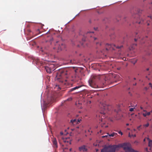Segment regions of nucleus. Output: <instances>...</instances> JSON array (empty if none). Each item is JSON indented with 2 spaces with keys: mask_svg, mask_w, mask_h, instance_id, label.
Masks as SVG:
<instances>
[{
  "mask_svg": "<svg viewBox=\"0 0 152 152\" xmlns=\"http://www.w3.org/2000/svg\"><path fill=\"white\" fill-rule=\"evenodd\" d=\"M99 76L95 75H92L88 81L89 85L92 88H96L98 87V86L95 84V82L100 79Z\"/></svg>",
  "mask_w": 152,
  "mask_h": 152,
  "instance_id": "obj_1",
  "label": "nucleus"
},
{
  "mask_svg": "<svg viewBox=\"0 0 152 152\" xmlns=\"http://www.w3.org/2000/svg\"><path fill=\"white\" fill-rule=\"evenodd\" d=\"M101 110L100 111V113L103 114V117H104V115L107 113L108 109V106L106 104V102H100L99 105Z\"/></svg>",
  "mask_w": 152,
  "mask_h": 152,
  "instance_id": "obj_2",
  "label": "nucleus"
},
{
  "mask_svg": "<svg viewBox=\"0 0 152 152\" xmlns=\"http://www.w3.org/2000/svg\"><path fill=\"white\" fill-rule=\"evenodd\" d=\"M123 47V45H121L120 46H116L114 44H107L106 45V51H108L109 50H115V48L116 49H120Z\"/></svg>",
  "mask_w": 152,
  "mask_h": 152,
  "instance_id": "obj_3",
  "label": "nucleus"
},
{
  "mask_svg": "<svg viewBox=\"0 0 152 152\" xmlns=\"http://www.w3.org/2000/svg\"><path fill=\"white\" fill-rule=\"evenodd\" d=\"M118 147L117 145H114L109 148H104L101 150V152H115V149Z\"/></svg>",
  "mask_w": 152,
  "mask_h": 152,
  "instance_id": "obj_4",
  "label": "nucleus"
},
{
  "mask_svg": "<svg viewBox=\"0 0 152 152\" xmlns=\"http://www.w3.org/2000/svg\"><path fill=\"white\" fill-rule=\"evenodd\" d=\"M130 144L129 143H124L122 144L121 147L126 152H133V149L130 147Z\"/></svg>",
  "mask_w": 152,
  "mask_h": 152,
  "instance_id": "obj_5",
  "label": "nucleus"
},
{
  "mask_svg": "<svg viewBox=\"0 0 152 152\" xmlns=\"http://www.w3.org/2000/svg\"><path fill=\"white\" fill-rule=\"evenodd\" d=\"M93 32L91 31L87 32L86 34L83 35V37L82 38V42L81 43V45L83 44V42L86 41V40L87 38L91 37L93 35Z\"/></svg>",
  "mask_w": 152,
  "mask_h": 152,
  "instance_id": "obj_6",
  "label": "nucleus"
},
{
  "mask_svg": "<svg viewBox=\"0 0 152 152\" xmlns=\"http://www.w3.org/2000/svg\"><path fill=\"white\" fill-rule=\"evenodd\" d=\"M65 45L63 43L58 44V42H57L56 44L55 45V47L53 49H57L58 50H61L64 49L65 48Z\"/></svg>",
  "mask_w": 152,
  "mask_h": 152,
  "instance_id": "obj_7",
  "label": "nucleus"
},
{
  "mask_svg": "<svg viewBox=\"0 0 152 152\" xmlns=\"http://www.w3.org/2000/svg\"><path fill=\"white\" fill-rule=\"evenodd\" d=\"M67 75V73L66 72H58L57 73V75L56 77V79L57 80H60L61 79L62 77V76L64 75Z\"/></svg>",
  "mask_w": 152,
  "mask_h": 152,
  "instance_id": "obj_8",
  "label": "nucleus"
},
{
  "mask_svg": "<svg viewBox=\"0 0 152 152\" xmlns=\"http://www.w3.org/2000/svg\"><path fill=\"white\" fill-rule=\"evenodd\" d=\"M81 121V119H74L71 120L70 123L71 125L74 126L80 123Z\"/></svg>",
  "mask_w": 152,
  "mask_h": 152,
  "instance_id": "obj_9",
  "label": "nucleus"
},
{
  "mask_svg": "<svg viewBox=\"0 0 152 152\" xmlns=\"http://www.w3.org/2000/svg\"><path fill=\"white\" fill-rule=\"evenodd\" d=\"M53 65L51 66H46L45 67V69L48 73H50L52 71H54L55 70L54 69L52 68H53Z\"/></svg>",
  "mask_w": 152,
  "mask_h": 152,
  "instance_id": "obj_10",
  "label": "nucleus"
},
{
  "mask_svg": "<svg viewBox=\"0 0 152 152\" xmlns=\"http://www.w3.org/2000/svg\"><path fill=\"white\" fill-rule=\"evenodd\" d=\"M79 150L80 151H83L85 152L87 151V149L86 148L85 145H83L79 147Z\"/></svg>",
  "mask_w": 152,
  "mask_h": 152,
  "instance_id": "obj_11",
  "label": "nucleus"
},
{
  "mask_svg": "<svg viewBox=\"0 0 152 152\" xmlns=\"http://www.w3.org/2000/svg\"><path fill=\"white\" fill-rule=\"evenodd\" d=\"M53 145L54 148H58V144L56 140V138H54L52 140Z\"/></svg>",
  "mask_w": 152,
  "mask_h": 152,
  "instance_id": "obj_12",
  "label": "nucleus"
},
{
  "mask_svg": "<svg viewBox=\"0 0 152 152\" xmlns=\"http://www.w3.org/2000/svg\"><path fill=\"white\" fill-rule=\"evenodd\" d=\"M63 141L65 143H67V145H68V144L70 145L71 142L70 141V140L69 138H66L65 139H62Z\"/></svg>",
  "mask_w": 152,
  "mask_h": 152,
  "instance_id": "obj_13",
  "label": "nucleus"
},
{
  "mask_svg": "<svg viewBox=\"0 0 152 152\" xmlns=\"http://www.w3.org/2000/svg\"><path fill=\"white\" fill-rule=\"evenodd\" d=\"M81 86H76L73 88H72L69 91V92H71L74 90H75L76 89H77L80 87H81Z\"/></svg>",
  "mask_w": 152,
  "mask_h": 152,
  "instance_id": "obj_14",
  "label": "nucleus"
},
{
  "mask_svg": "<svg viewBox=\"0 0 152 152\" xmlns=\"http://www.w3.org/2000/svg\"><path fill=\"white\" fill-rule=\"evenodd\" d=\"M128 92L129 93V94L130 96H131L132 95V88H129L128 90Z\"/></svg>",
  "mask_w": 152,
  "mask_h": 152,
  "instance_id": "obj_15",
  "label": "nucleus"
},
{
  "mask_svg": "<svg viewBox=\"0 0 152 152\" xmlns=\"http://www.w3.org/2000/svg\"><path fill=\"white\" fill-rule=\"evenodd\" d=\"M107 134L109 135V137H113L115 136H116L117 135V134L115 132H113L111 134H110L109 133H107Z\"/></svg>",
  "mask_w": 152,
  "mask_h": 152,
  "instance_id": "obj_16",
  "label": "nucleus"
},
{
  "mask_svg": "<svg viewBox=\"0 0 152 152\" xmlns=\"http://www.w3.org/2000/svg\"><path fill=\"white\" fill-rule=\"evenodd\" d=\"M150 114L151 113L150 112H147L146 111L143 113V115L145 117L147 115H150Z\"/></svg>",
  "mask_w": 152,
  "mask_h": 152,
  "instance_id": "obj_17",
  "label": "nucleus"
},
{
  "mask_svg": "<svg viewBox=\"0 0 152 152\" xmlns=\"http://www.w3.org/2000/svg\"><path fill=\"white\" fill-rule=\"evenodd\" d=\"M148 146L151 148L152 147V140L149 141L148 142Z\"/></svg>",
  "mask_w": 152,
  "mask_h": 152,
  "instance_id": "obj_18",
  "label": "nucleus"
},
{
  "mask_svg": "<svg viewBox=\"0 0 152 152\" xmlns=\"http://www.w3.org/2000/svg\"><path fill=\"white\" fill-rule=\"evenodd\" d=\"M72 98H71V97H70L69 98H68L66 100H65V101H64V102H66V101H71L72 100ZM63 101L62 102V104H63Z\"/></svg>",
  "mask_w": 152,
  "mask_h": 152,
  "instance_id": "obj_19",
  "label": "nucleus"
},
{
  "mask_svg": "<svg viewBox=\"0 0 152 152\" xmlns=\"http://www.w3.org/2000/svg\"><path fill=\"white\" fill-rule=\"evenodd\" d=\"M133 136V134H132V132L131 133L130 132H129V137H131Z\"/></svg>",
  "mask_w": 152,
  "mask_h": 152,
  "instance_id": "obj_20",
  "label": "nucleus"
},
{
  "mask_svg": "<svg viewBox=\"0 0 152 152\" xmlns=\"http://www.w3.org/2000/svg\"><path fill=\"white\" fill-rule=\"evenodd\" d=\"M149 126V124L148 123H147L146 124H144L143 125V126L145 127H147L148 126Z\"/></svg>",
  "mask_w": 152,
  "mask_h": 152,
  "instance_id": "obj_21",
  "label": "nucleus"
},
{
  "mask_svg": "<svg viewBox=\"0 0 152 152\" xmlns=\"http://www.w3.org/2000/svg\"><path fill=\"white\" fill-rule=\"evenodd\" d=\"M115 131L117 132L118 133L120 134L121 135H123V133L121 131H117L115 130Z\"/></svg>",
  "mask_w": 152,
  "mask_h": 152,
  "instance_id": "obj_22",
  "label": "nucleus"
},
{
  "mask_svg": "<svg viewBox=\"0 0 152 152\" xmlns=\"http://www.w3.org/2000/svg\"><path fill=\"white\" fill-rule=\"evenodd\" d=\"M139 142L137 141H136L134 142V144H135L136 145H137L139 143Z\"/></svg>",
  "mask_w": 152,
  "mask_h": 152,
  "instance_id": "obj_23",
  "label": "nucleus"
},
{
  "mask_svg": "<svg viewBox=\"0 0 152 152\" xmlns=\"http://www.w3.org/2000/svg\"><path fill=\"white\" fill-rule=\"evenodd\" d=\"M108 136L109 137V135L107 134V135H106L103 136H102V137H103V138L107 137Z\"/></svg>",
  "mask_w": 152,
  "mask_h": 152,
  "instance_id": "obj_24",
  "label": "nucleus"
},
{
  "mask_svg": "<svg viewBox=\"0 0 152 152\" xmlns=\"http://www.w3.org/2000/svg\"><path fill=\"white\" fill-rule=\"evenodd\" d=\"M141 126V125H140V126H138L137 128V129H138L139 130H140V129H141L140 128Z\"/></svg>",
  "mask_w": 152,
  "mask_h": 152,
  "instance_id": "obj_25",
  "label": "nucleus"
},
{
  "mask_svg": "<svg viewBox=\"0 0 152 152\" xmlns=\"http://www.w3.org/2000/svg\"><path fill=\"white\" fill-rule=\"evenodd\" d=\"M145 150L147 152H150L148 151V148H145Z\"/></svg>",
  "mask_w": 152,
  "mask_h": 152,
  "instance_id": "obj_26",
  "label": "nucleus"
},
{
  "mask_svg": "<svg viewBox=\"0 0 152 152\" xmlns=\"http://www.w3.org/2000/svg\"><path fill=\"white\" fill-rule=\"evenodd\" d=\"M87 96H88V97H87V98L88 99H89L90 98H92V96H91L90 95V96H89L88 95Z\"/></svg>",
  "mask_w": 152,
  "mask_h": 152,
  "instance_id": "obj_27",
  "label": "nucleus"
},
{
  "mask_svg": "<svg viewBox=\"0 0 152 152\" xmlns=\"http://www.w3.org/2000/svg\"><path fill=\"white\" fill-rule=\"evenodd\" d=\"M78 104H79L80 105V103L79 102H76L75 103L76 105L78 106ZM78 107H79V106H78Z\"/></svg>",
  "mask_w": 152,
  "mask_h": 152,
  "instance_id": "obj_28",
  "label": "nucleus"
},
{
  "mask_svg": "<svg viewBox=\"0 0 152 152\" xmlns=\"http://www.w3.org/2000/svg\"><path fill=\"white\" fill-rule=\"evenodd\" d=\"M99 45H100V46H101V43H99V42H96V45H99Z\"/></svg>",
  "mask_w": 152,
  "mask_h": 152,
  "instance_id": "obj_29",
  "label": "nucleus"
},
{
  "mask_svg": "<svg viewBox=\"0 0 152 152\" xmlns=\"http://www.w3.org/2000/svg\"><path fill=\"white\" fill-rule=\"evenodd\" d=\"M129 110L130 111H133V108H131Z\"/></svg>",
  "mask_w": 152,
  "mask_h": 152,
  "instance_id": "obj_30",
  "label": "nucleus"
},
{
  "mask_svg": "<svg viewBox=\"0 0 152 152\" xmlns=\"http://www.w3.org/2000/svg\"><path fill=\"white\" fill-rule=\"evenodd\" d=\"M137 60L136 59L135 60H134V65L137 62Z\"/></svg>",
  "mask_w": 152,
  "mask_h": 152,
  "instance_id": "obj_31",
  "label": "nucleus"
},
{
  "mask_svg": "<svg viewBox=\"0 0 152 152\" xmlns=\"http://www.w3.org/2000/svg\"><path fill=\"white\" fill-rule=\"evenodd\" d=\"M149 84L150 85V87L152 88V84L151 83H149Z\"/></svg>",
  "mask_w": 152,
  "mask_h": 152,
  "instance_id": "obj_32",
  "label": "nucleus"
},
{
  "mask_svg": "<svg viewBox=\"0 0 152 152\" xmlns=\"http://www.w3.org/2000/svg\"><path fill=\"white\" fill-rule=\"evenodd\" d=\"M146 139L148 140L149 142V141L151 140L148 137H147Z\"/></svg>",
  "mask_w": 152,
  "mask_h": 152,
  "instance_id": "obj_33",
  "label": "nucleus"
},
{
  "mask_svg": "<svg viewBox=\"0 0 152 152\" xmlns=\"http://www.w3.org/2000/svg\"><path fill=\"white\" fill-rule=\"evenodd\" d=\"M87 103L90 104L91 103V101H88Z\"/></svg>",
  "mask_w": 152,
  "mask_h": 152,
  "instance_id": "obj_34",
  "label": "nucleus"
},
{
  "mask_svg": "<svg viewBox=\"0 0 152 152\" xmlns=\"http://www.w3.org/2000/svg\"><path fill=\"white\" fill-rule=\"evenodd\" d=\"M39 61L38 60H37V61L36 62V64H38Z\"/></svg>",
  "mask_w": 152,
  "mask_h": 152,
  "instance_id": "obj_35",
  "label": "nucleus"
},
{
  "mask_svg": "<svg viewBox=\"0 0 152 152\" xmlns=\"http://www.w3.org/2000/svg\"><path fill=\"white\" fill-rule=\"evenodd\" d=\"M134 152H139L135 150H134Z\"/></svg>",
  "mask_w": 152,
  "mask_h": 152,
  "instance_id": "obj_36",
  "label": "nucleus"
},
{
  "mask_svg": "<svg viewBox=\"0 0 152 152\" xmlns=\"http://www.w3.org/2000/svg\"><path fill=\"white\" fill-rule=\"evenodd\" d=\"M142 11V10H139V11H138V12L139 13H141V12Z\"/></svg>",
  "mask_w": 152,
  "mask_h": 152,
  "instance_id": "obj_37",
  "label": "nucleus"
},
{
  "mask_svg": "<svg viewBox=\"0 0 152 152\" xmlns=\"http://www.w3.org/2000/svg\"><path fill=\"white\" fill-rule=\"evenodd\" d=\"M134 40L136 42L137 40V39L136 38H135L134 39Z\"/></svg>",
  "mask_w": 152,
  "mask_h": 152,
  "instance_id": "obj_38",
  "label": "nucleus"
},
{
  "mask_svg": "<svg viewBox=\"0 0 152 152\" xmlns=\"http://www.w3.org/2000/svg\"><path fill=\"white\" fill-rule=\"evenodd\" d=\"M60 134L61 135H62L63 134V133L62 132H60Z\"/></svg>",
  "mask_w": 152,
  "mask_h": 152,
  "instance_id": "obj_39",
  "label": "nucleus"
},
{
  "mask_svg": "<svg viewBox=\"0 0 152 152\" xmlns=\"http://www.w3.org/2000/svg\"><path fill=\"white\" fill-rule=\"evenodd\" d=\"M148 18H150V16H148ZM150 18H151V19H152V17H150Z\"/></svg>",
  "mask_w": 152,
  "mask_h": 152,
  "instance_id": "obj_40",
  "label": "nucleus"
},
{
  "mask_svg": "<svg viewBox=\"0 0 152 152\" xmlns=\"http://www.w3.org/2000/svg\"><path fill=\"white\" fill-rule=\"evenodd\" d=\"M145 89L146 90H147L148 89V88L147 87H145Z\"/></svg>",
  "mask_w": 152,
  "mask_h": 152,
  "instance_id": "obj_41",
  "label": "nucleus"
},
{
  "mask_svg": "<svg viewBox=\"0 0 152 152\" xmlns=\"http://www.w3.org/2000/svg\"><path fill=\"white\" fill-rule=\"evenodd\" d=\"M94 40H96L97 39V38L95 37H94Z\"/></svg>",
  "mask_w": 152,
  "mask_h": 152,
  "instance_id": "obj_42",
  "label": "nucleus"
},
{
  "mask_svg": "<svg viewBox=\"0 0 152 152\" xmlns=\"http://www.w3.org/2000/svg\"><path fill=\"white\" fill-rule=\"evenodd\" d=\"M94 146H96L97 145L96 144H95V143L94 144Z\"/></svg>",
  "mask_w": 152,
  "mask_h": 152,
  "instance_id": "obj_43",
  "label": "nucleus"
},
{
  "mask_svg": "<svg viewBox=\"0 0 152 152\" xmlns=\"http://www.w3.org/2000/svg\"><path fill=\"white\" fill-rule=\"evenodd\" d=\"M72 150V148H70V149H69V151H71Z\"/></svg>",
  "mask_w": 152,
  "mask_h": 152,
  "instance_id": "obj_44",
  "label": "nucleus"
},
{
  "mask_svg": "<svg viewBox=\"0 0 152 152\" xmlns=\"http://www.w3.org/2000/svg\"><path fill=\"white\" fill-rule=\"evenodd\" d=\"M132 118H130V120L131 121L132 120Z\"/></svg>",
  "mask_w": 152,
  "mask_h": 152,
  "instance_id": "obj_45",
  "label": "nucleus"
},
{
  "mask_svg": "<svg viewBox=\"0 0 152 152\" xmlns=\"http://www.w3.org/2000/svg\"><path fill=\"white\" fill-rule=\"evenodd\" d=\"M136 136V135L135 134H134V137H135Z\"/></svg>",
  "mask_w": 152,
  "mask_h": 152,
  "instance_id": "obj_46",
  "label": "nucleus"
},
{
  "mask_svg": "<svg viewBox=\"0 0 152 152\" xmlns=\"http://www.w3.org/2000/svg\"><path fill=\"white\" fill-rule=\"evenodd\" d=\"M149 70V68H147V71H148Z\"/></svg>",
  "mask_w": 152,
  "mask_h": 152,
  "instance_id": "obj_47",
  "label": "nucleus"
},
{
  "mask_svg": "<svg viewBox=\"0 0 152 152\" xmlns=\"http://www.w3.org/2000/svg\"><path fill=\"white\" fill-rule=\"evenodd\" d=\"M145 139H144L143 140L145 142Z\"/></svg>",
  "mask_w": 152,
  "mask_h": 152,
  "instance_id": "obj_48",
  "label": "nucleus"
},
{
  "mask_svg": "<svg viewBox=\"0 0 152 152\" xmlns=\"http://www.w3.org/2000/svg\"><path fill=\"white\" fill-rule=\"evenodd\" d=\"M126 125L128 126V125H129V124H127Z\"/></svg>",
  "mask_w": 152,
  "mask_h": 152,
  "instance_id": "obj_49",
  "label": "nucleus"
},
{
  "mask_svg": "<svg viewBox=\"0 0 152 152\" xmlns=\"http://www.w3.org/2000/svg\"><path fill=\"white\" fill-rule=\"evenodd\" d=\"M60 82H62V81H61V80L59 81Z\"/></svg>",
  "mask_w": 152,
  "mask_h": 152,
  "instance_id": "obj_50",
  "label": "nucleus"
},
{
  "mask_svg": "<svg viewBox=\"0 0 152 152\" xmlns=\"http://www.w3.org/2000/svg\"><path fill=\"white\" fill-rule=\"evenodd\" d=\"M86 61H87L86 59H85V61L86 62Z\"/></svg>",
  "mask_w": 152,
  "mask_h": 152,
  "instance_id": "obj_51",
  "label": "nucleus"
},
{
  "mask_svg": "<svg viewBox=\"0 0 152 152\" xmlns=\"http://www.w3.org/2000/svg\"><path fill=\"white\" fill-rule=\"evenodd\" d=\"M108 127V126H105V127L106 128V127Z\"/></svg>",
  "mask_w": 152,
  "mask_h": 152,
  "instance_id": "obj_52",
  "label": "nucleus"
},
{
  "mask_svg": "<svg viewBox=\"0 0 152 152\" xmlns=\"http://www.w3.org/2000/svg\"><path fill=\"white\" fill-rule=\"evenodd\" d=\"M148 25H149V23H148Z\"/></svg>",
  "mask_w": 152,
  "mask_h": 152,
  "instance_id": "obj_53",
  "label": "nucleus"
},
{
  "mask_svg": "<svg viewBox=\"0 0 152 152\" xmlns=\"http://www.w3.org/2000/svg\"><path fill=\"white\" fill-rule=\"evenodd\" d=\"M133 114V113H132V114H131V116H132V115Z\"/></svg>",
  "mask_w": 152,
  "mask_h": 152,
  "instance_id": "obj_54",
  "label": "nucleus"
},
{
  "mask_svg": "<svg viewBox=\"0 0 152 152\" xmlns=\"http://www.w3.org/2000/svg\"><path fill=\"white\" fill-rule=\"evenodd\" d=\"M103 124L102 125V127H103Z\"/></svg>",
  "mask_w": 152,
  "mask_h": 152,
  "instance_id": "obj_55",
  "label": "nucleus"
},
{
  "mask_svg": "<svg viewBox=\"0 0 152 152\" xmlns=\"http://www.w3.org/2000/svg\"><path fill=\"white\" fill-rule=\"evenodd\" d=\"M128 129V130H129L130 129H129V128H128V129Z\"/></svg>",
  "mask_w": 152,
  "mask_h": 152,
  "instance_id": "obj_56",
  "label": "nucleus"
},
{
  "mask_svg": "<svg viewBox=\"0 0 152 152\" xmlns=\"http://www.w3.org/2000/svg\"><path fill=\"white\" fill-rule=\"evenodd\" d=\"M118 75L116 76V77H118Z\"/></svg>",
  "mask_w": 152,
  "mask_h": 152,
  "instance_id": "obj_57",
  "label": "nucleus"
},
{
  "mask_svg": "<svg viewBox=\"0 0 152 152\" xmlns=\"http://www.w3.org/2000/svg\"><path fill=\"white\" fill-rule=\"evenodd\" d=\"M135 78H134V80H135Z\"/></svg>",
  "mask_w": 152,
  "mask_h": 152,
  "instance_id": "obj_58",
  "label": "nucleus"
},
{
  "mask_svg": "<svg viewBox=\"0 0 152 152\" xmlns=\"http://www.w3.org/2000/svg\"><path fill=\"white\" fill-rule=\"evenodd\" d=\"M151 4H152V1H151Z\"/></svg>",
  "mask_w": 152,
  "mask_h": 152,
  "instance_id": "obj_59",
  "label": "nucleus"
},
{
  "mask_svg": "<svg viewBox=\"0 0 152 152\" xmlns=\"http://www.w3.org/2000/svg\"><path fill=\"white\" fill-rule=\"evenodd\" d=\"M105 80V81H107V80Z\"/></svg>",
  "mask_w": 152,
  "mask_h": 152,
  "instance_id": "obj_60",
  "label": "nucleus"
},
{
  "mask_svg": "<svg viewBox=\"0 0 152 152\" xmlns=\"http://www.w3.org/2000/svg\"><path fill=\"white\" fill-rule=\"evenodd\" d=\"M101 121H102V120H101Z\"/></svg>",
  "mask_w": 152,
  "mask_h": 152,
  "instance_id": "obj_61",
  "label": "nucleus"
},
{
  "mask_svg": "<svg viewBox=\"0 0 152 152\" xmlns=\"http://www.w3.org/2000/svg\"><path fill=\"white\" fill-rule=\"evenodd\" d=\"M135 107H134V109H135Z\"/></svg>",
  "mask_w": 152,
  "mask_h": 152,
  "instance_id": "obj_62",
  "label": "nucleus"
},
{
  "mask_svg": "<svg viewBox=\"0 0 152 152\" xmlns=\"http://www.w3.org/2000/svg\"><path fill=\"white\" fill-rule=\"evenodd\" d=\"M136 83L135 84V85H136Z\"/></svg>",
  "mask_w": 152,
  "mask_h": 152,
  "instance_id": "obj_63",
  "label": "nucleus"
},
{
  "mask_svg": "<svg viewBox=\"0 0 152 152\" xmlns=\"http://www.w3.org/2000/svg\"><path fill=\"white\" fill-rule=\"evenodd\" d=\"M141 109L142 108V107H141Z\"/></svg>",
  "mask_w": 152,
  "mask_h": 152,
  "instance_id": "obj_64",
  "label": "nucleus"
}]
</instances>
